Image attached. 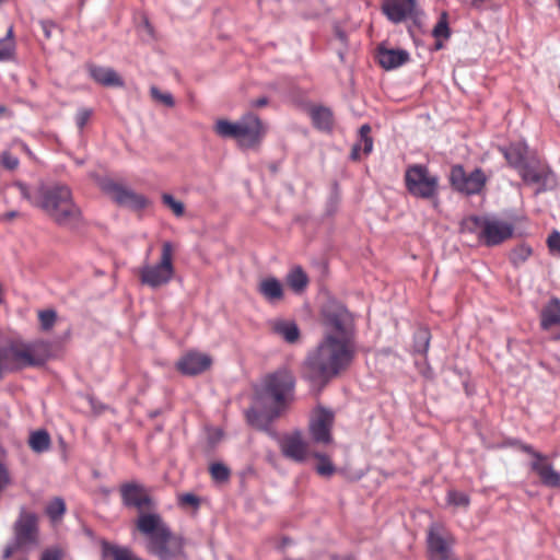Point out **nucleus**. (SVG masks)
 Wrapping results in <instances>:
<instances>
[{
    "instance_id": "obj_52",
    "label": "nucleus",
    "mask_w": 560,
    "mask_h": 560,
    "mask_svg": "<svg viewBox=\"0 0 560 560\" xmlns=\"http://www.w3.org/2000/svg\"><path fill=\"white\" fill-rule=\"evenodd\" d=\"M42 30L47 39L51 37L52 30L56 27L55 23L50 21H42L40 22Z\"/></svg>"
},
{
    "instance_id": "obj_25",
    "label": "nucleus",
    "mask_w": 560,
    "mask_h": 560,
    "mask_svg": "<svg viewBox=\"0 0 560 560\" xmlns=\"http://www.w3.org/2000/svg\"><path fill=\"white\" fill-rule=\"evenodd\" d=\"M265 411H258L255 408H250L246 411V419L248 423L262 431L269 430L271 422L280 416H275V409L269 406H264Z\"/></svg>"
},
{
    "instance_id": "obj_29",
    "label": "nucleus",
    "mask_w": 560,
    "mask_h": 560,
    "mask_svg": "<svg viewBox=\"0 0 560 560\" xmlns=\"http://www.w3.org/2000/svg\"><path fill=\"white\" fill-rule=\"evenodd\" d=\"M271 329L288 343H295L300 339V329L294 322L278 319L272 322Z\"/></svg>"
},
{
    "instance_id": "obj_43",
    "label": "nucleus",
    "mask_w": 560,
    "mask_h": 560,
    "mask_svg": "<svg viewBox=\"0 0 560 560\" xmlns=\"http://www.w3.org/2000/svg\"><path fill=\"white\" fill-rule=\"evenodd\" d=\"M162 201L163 205L170 208L176 217H182L184 214V203L182 201L176 200L172 195L163 194Z\"/></svg>"
},
{
    "instance_id": "obj_57",
    "label": "nucleus",
    "mask_w": 560,
    "mask_h": 560,
    "mask_svg": "<svg viewBox=\"0 0 560 560\" xmlns=\"http://www.w3.org/2000/svg\"><path fill=\"white\" fill-rule=\"evenodd\" d=\"M7 114H9L8 107L4 106V105H0V118L3 117Z\"/></svg>"
},
{
    "instance_id": "obj_3",
    "label": "nucleus",
    "mask_w": 560,
    "mask_h": 560,
    "mask_svg": "<svg viewBox=\"0 0 560 560\" xmlns=\"http://www.w3.org/2000/svg\"><path fill=\"white\" fill-rule=\"evenodd\" d=\"M23 199L43 210L56 224L72 226L81 220V210L73 200L72 191L65 184H44L30 187L22 182L14 184Z\"/></svg>"
},
{
    "instance_id": "obj_2",
    "label": "nucleus",
    "mask_w": 560,
    "mask_h": 560,
    "mask_svg": "<svg viewBox=\"0 0 560 560\" xmlns=\"http://www.w3.org/2000/svg\"><path fill=\"white\" fill-rule=\"evenodd\" d=\"M355 351V341L324 335L317 346L307 353L304 362L306 377L326 385L351 365Z\"/></svg>"
},
{
    "instance_id": "obj_54",
    "label": "nucleus",
    "mask_w": 560,
    "mask_h": 560,
    "mask_svg": "<svg viewBox=\"0 0 560 560\" xmlns=\"http://www.w3.org/2000/svg\"><path fill=\"white\" fill-rule=\"evenodd\" d=\"M268 104L267 97H259L257 100L252 101V107L261 108Z\"/></svg>"
},
{
    "instance_id": "obj_39",
    "label": "nucleus",
    "mask_w": 560,
    "mask_h": 560,
    "mask_svg": "<svg viewBox=\"0 0 560 560\" xmlns=\"http://www.w3.org/2000/svg\"><path fill=\"white\" fill-rule=\"evenodd\" d=\"M37 316L43 331L51 330L57 322V313L51 308L38 311Z\"/></svg>"
},
{
    "instance_id": "obj_10",
    "label": "nucleus",
    "mask_w": 560,
    "mask_h": 560,
    "mask_svg": "<svg viewBox=\"0 0 560 560\" xmlns=\"http://www.w3.org/2000/svg\"><path fill=\"white\" fill-rule=\"evenodd\" d=\"M324 335H332L341 340L355 341L354 322L343 305H331L324 311Z\"/></svg>"
},
{
    "instance_id": "obj_44",
    "label": "nucleus",
    "mask_w": 560,
    "mask_h": 560,
    "mask_svg": "<svg viewBox=\"0 0 560 560\" xmlns=\"http://www.w3.org/2000/svg\"><path fill=\"white\" fill-rule=\"evenodd\" d=\"M210 475L215 481L223 482L230 478V469L221 463H214L210 466Z\"/></svg>"
},
{
    "instance_id": "obj_37",
    "label": "nucleus",
    "mask_w": 560,
    "mask_h": 560,
    "mask_svg": "<svg viewBox=\"0 0 560 560\" xmlns=\"http://www.w3.org/2000/svg\"><path fill=\"white\" fill-rule=\"evenodd\" d=\"M313 456L318 460L315 470L322 477H330L335 474L336 467L330 458L322 453H314Z\"/></svg>"
},
{
    "instance_id": "obj_19",
    "label": "nucleus",
    "mask_w": 560,
    "mask_h": 560,
    "mask_svg": "<svg viewBox=\"0 0 560 560\" xmlns=\"http://www.w3.org/2000/svg\"><path fill=\"white\" fill-rule=\"evenodd\" d=\"M417 0H383L381 11L394 24L415 14Z\"/></svg>"
},
{
    "instance_id": "obj_31",
    "label": "nucleus",
    "mask_w": 560,
    "mask_h": 560,
    "mask_svg": "<svg viewBox=\"0 0 560 560\" xmlns=\"http://www.w3.org/2000/svg\"><path fill=\"white\" fill-rule=\"evenodd\" d=\"M311 117L316 128L320 130H330L334 125V116L329 108L318 106L311 110Z\"/></svg>"
},
{
    "instance_id": "obj_59",
    "label": "nucleus",
    "mask_w": 560,
    "mask_h": 560,
    "mask_svg": "<svg viewBox=\"0 0 560 560\" xmlns=\"http://www.w3.org/2000/svg\"><path fill=\"white\" fill-rule=\"evenodd\" d=\"M436 48H442V44L441 43H436Z\"/></svg>"
},
{
    "instance_id": "obj_22",
    "label": "nucleus",
    "mask_w": 560,
    "mask_h": 560,
    "mask_svg": "<svg viewBox=\"0 0 560 560\" xmlns=\"http://www.w3.org/2000/svg\"><path fill=\"white\" fill-rule=\"evenodd\" d=\"M377 61L385 70H393L409 60V54L402 49H388L383 46L377 48Z\"/></svg>"
},
{
    "instance_id": "obj_49",
    "label": "nucleus",
    "mask_w": 560,
    "mask_h": 560,
    "mask_svg": "<svg viewBox=\"0 0 560 560\" xmlns=\"http://www.w3.org/2000/svg\"><path fill=\"white\" fill-rule=\"evenodd\" d=\"M178 503L180 506H191V508H198L200 500L197 495L192 493H184L179 495Z\"/></svg>"
},
{
    "instance_id": "obj_45",
    "label": "nucleus",
    "mask_w": 560,
    "mask_h": 560,
    "mask_svg": "<svg viewBox=\"0 0 560 560\" xmlns=\"http://www.w3.org/2000/svg\"><path fill=\"white\" fill-rule=\"evenodd\" d=\"M150 94L154 101L160 102L167 107H173L175 105L173 95L167 92H161L156 86H152L150 89Z\"/></svg>"
},
{
    "instance_id": "obj_60",
    "label": "nucleus",
    "mask_w": 560,
    "mask_h": 560,
    "mask_svg": "<svg viewBox=\"0 0 560 560\" xmlns=\"http://www.w3.org/2000/svg\"><path fill=\"white\" fill-rule=\"evenodd\" d=\"M4 0H0V3L3 2Z\"/></svg>"
},
{
    "instance_id": "obj_28",
    "label": "nucleus",
    "mask_w": 560,
    "mask_h": 560,
    "mask_svg": "<svg viewBox=\"0 0 560 560\" xmlns=\"http://www.w3.org/2000/svg\"><path fill=\"white\" fill-rule=\"evenodd\" d=\"M556 325H560V300L552 298L540 313V326L548 330Z\"/></svg>"
},
{
    "instance_id": "obj_5",
    "label": "nucleus",
    "mask_w": 560,
    "mask_h": 560,
    "mask_svg": "<svg viewBox=\"0 0 560 560\" xmlns=\"http://www.w3.org/2000/svg\"><path fill=\"white\" fill-rule=\"evenodd\" d=\"M295 377L287 368H280L264 376L256 390V399L262 406L275 409V416H281L294 399Z\"/></svg>"
},
{
    "instance_id": "obj_14",
    "label": "nucleus",
    "mask_w": 560,
    "mask_h": 560,
    "mask_svg": "<svg viewBox=\"0 0 560 560\" xmlns=\"http://www.w3.org/2000/svg\"><path fill=\"white\" fill-rule=\"evenodd\" d=\"M101 187L119 206L141 210L149 205V200L143 195L137 194L113 179H104Z\"/></svg>"
},
{
    "instance_id": "obj_23",
    "label": "nucleus",
    "mask_w": 560,
    "mask_h": 560,
    "mask_svg": "<svg viewBox=\"0 0 560 560\" xmlns=\"http://www.w3.org/2000/svg\"><path fill=\"white\" fill-rule=\"evenodd\" d=\"M88 72L90 77L98 84L104 86H122L124 81L118 73L107 67L97 66L94 63L88 65Z\"/></svg>"
},
{
    "instance_id": "obj_12",
    "label": "nucleus",
    "mask_w": 560,
    "mask_h": 560,
    "mask_svg": "<svg viewBox=\"0 0 560 560\" xmlns=\"http://www.w3.org/2000/svg\"><path fill=\"white\" fill-rule=\"evenodd\" d=\"M427 542L432 560H452L455 538L442 525L434 524L429 528Z\"/></svg>"
},
{
    "instance_id": "obj_1",
    "label": "nucleus",
    "mask_w": 560,
    "mask_h": 560,
    "mask_svg": "<svg viewBox=\"0 0 560 560\" xmlns=\"http://www.w3.org/2000/svg\"><path fill=\"white\" fill-rule=\"evenodd\" d=\"M121 502L126 508L137 509L140 514L136 522L137 529L149 538V549L161 560H170L183 551L182 539L174 536L158 513H143L154 508L153 499L144 486L126 482L119 487Z\"/></svg>"
},
{
    "instance_id": "obj_30",
    "label": "nucleus",
    "mask_w": 560,
    "mask_h": 560,
    "mask_svg": "<svg viewBox=\"0 0 560 560\" xmlns=\"http://www.w3.org/2000/svg\"><path fill=\"white\" fill-rule=\"evenodd\" d=\"M101 547L103 557H110L113 560H142L126 547L116 546L105 540L102 541Z\"/></svg>"
},
{
    "instance_id": "obj_40",
    "label": "nucleus",
    "mask_w": 560,
    "mask_h": 560,
    "mask_svg": "<svg viewBox=\"0 0 560 560\" xmlns=\"http://www.w3.org/2000/svg\"><path fill=\"white\" fill-rule=\"evenodd\" d=\"M533 250L530 246L526 244H520L513 248L510 255V259L513 265L518 266L525 262L532 255Z\"/></svg>"
},
{
    "instance_id": "obj_42",
    "label": "nucleus",
    "mask_w": 560,
    "mask_h": 560,
    "mask_svg": "<svg viewBox=\"0 0 560 560\" xmlns=\"http://www.w3.org/2000/svg\"><path fill=\"white\" fill-rule=\"evenodd\" d=\"M433 36L438 39H447L450 37V28L447 22V14L443 12L440 20L433 28Z\"/></svg>"
},
{
    "instance_id": "obj_35",
    "label": "nucleus",
    "mask_w": 560,
    "mask_h": 560,
    "mask_svg": "<svg viewBox=\"0 0 560 560\" xmlns=\"http://www.w3.org/2000/svg\"><path fill=\"white\" fill-rule=\"evenodd\" d=\"M287 283L294 292L299 293L306 288L308 277L301 267H295L288 273Z\"/></svg>"
},
{
    "instance_id": "obj_36",
    "label": "nucleus",
    "mask_w": 560,
    "mask_h": 560,
    "mask_svg": "<svg viewBox=\"0 0 560 560\" xmlns=\"http://www.w3.org/2000/svg\"><path fill=\"white\" fill-rule=\"evenodd\" d=\"M15 40L13 26H10L4 38L0 39V61H8L14 57Z\"/></svg>"
},
{
    "instance_id": "obj_27",
    "label": "nucleus",
    "mask_w": 560,
    "mask_h": 560,
    "mask_svg": "<svg viewBox=\"0 0 560 560\" xmlns=\"http://www.w3.org/2000/svg\"><path fill=\"white\" fill-rule=\"evenodd\" d=\"M258 292L270 303H275L283 299V285L275 277L262 279L259 282Z\"/></svg>"
},
{
    "instance_id": "obj_11",
    "label": "nucleus",
    "mask_w": 560,
    "mask_h": 560,
    "mask_svg": "<svg viewBox=\"0 0 560 560\" xmlns=\"http://www.w3.org/2000/svg\"><path fill=\"white\" fill-rule=\"evenodd\" d=\"M488 178L481 168L467 173L459 164L452 166L450 173L451 186L465 195H477L482 191Z\"/></svg>"
},
{
    "instance_id": "obj_56",
    "label": "nucleus",
    "mask_w": 560,
    "mask_h": 560,
    "mask_svg": "<svg viewBox=\"0 0 560 560\" xmlns=\"http://www.w3.org/2000/svg\"><path fill=\"white\" fill-rule=\"evenodd\" d=\"M10 482L8 475H0V491Z\"/></svg>"
},
{
    "instance_id": "obj_20",
    "label": "nucleus",
    "mask_w": 560,
    "mask_h": 560,
    "mask_svg": "<svg viewBox=\"0 0 560 560\" xmlns=\"http://www.w3.org/2000/svg\"><path fill=\"white\" fill-rule=\"evenodd\" d=\"M211 365L209 355L199 352H189L185 354L176 364L177 370L184 375H197Z\"/></svg>"
},
{
    "instance_id": "obj_13",
    "label": "nucleus",
    "mask_w": 560,
    "mask_h": 560,
    "mask_svg": "<svg viewBox=\"0 0 560 560\" xmlns=\"http://www.w3.org/2000/svg\"><path fill=\"white\" fill-rule=\"evenodd\" d=\"M101 187L119 206L141 210L149 205V200L143 195L137 194L113 179H104Z\"/></svg>"
},
{
    "instance_id": "obj_34",
    "label": "nucleus",
    "mask_w": 560,
    "mask_h": 560,
    "mask_svg": "<svg viewBox=\"0 0 560 560\" xmlns=\"http://www.w3.org/2000/svg\"><path fill=\"white\" fill-rule=\"evenodd\" d=\"M51 444L50 436L46 430L32 432L28 439V445L35 453H43L49 450Z\"/></svg>"
},
{
    "instance_id": "obj_55",
    "label": "nucleus",
    "mask_w": 560,
    "mask_h": 560,
    "mask_svg": "<svg viewBox=\"0 0 560 560\" xmlns=\"http://www.w3.org/2000/svg\"><path fill=\"white\" fill-rule=\"evenodd\" d=\"M464 2L469 3L471 7L476 9H480L485 2V0H463Z\"/></svg>"
},
{
    "instance_id": "obj_15",
    "label": "nucleus",
    "mask_w": 560,
    "mask_h": 560,
    "mask_svg": "<svg viewBox=\"0 0 560 560\" xmlns=\"http://www.w3.org/2000/svg\"><path fill=\"white\" fill-rule=\"evenodd\" d=\"M266 136V126L259 117L253 113L244 115L240 119L238 147L253 149L260 145Z\"/></svg>"
},
{
    "instance_id": "obj_24",
    "label": "nucleus",
    "mask_w": 560,
    "mask_h": 560,
    "mask_svg": "<svg viewBox=\"0 0 560 560\" xmlns=\"http://www.w3.org/2000/svg\"><path fill=\"white\" fill-rule=\"evenodd\" d=\"M509 165L518 172L525 166L528 154V147L525 143H512L509 147L501 149Z\"/></svg>"
},
{
    "instance_id": "obj_32",
    "label": "nucleus",
    "mask_w": 560,
    "mask_h": 560,
    "mask_svg": "<svg viewBox=\"0 0 560 560\" xmlns=\"http://www.w3.org/2000/svg\"><path fill=\"white\" fill-rule=\"evenodd\" d=\"M213 130L221 138L234 139L238 142L240 120L232 122L228 119H218Z\"/></svg>"
},
{
    "instance_id": "obj_21",
    "label": "nucleus",
    "mask_w": 560,
    "mask_h": 560,
    "mask_svg": "<svg viewBox=\"0 0 560 560\" xmlns=\"http://www.w3.org/2000/svg\"><path fill=\"white\" fill-rule=\"evenodd\" d=\"M530 469L538 476L541 485L548 488H560V472L548 462L545 455L542 459L533 460Z\"/></svg>"
},
{
    "instance_id": "obj_17",
    "label": "nucleus",
    "mask_w": 560,
    "mask_h": 560,
    "mask_svg": "<svg viewBox=\"0 0 560 560\" xmlns=\"http://www.w3.org/2000/svg\"><path fill=\"white\" fill-rule=\"evenodd\" d=\"M281 454L295 463H303L310 456L307 441L300 431L283 435L279 441Z\"/></svg>"
},
{
    "instance_id": "obj_48",
    "label": "nucleus",
    "mask_w": 560,
    "mask_h": 560,
    "mask_svg": "<svg viewBox=\"0 0 560 560\" xmlns=\"http://www.w3.org/2000/svg\"><path fill=\"white\" fill-rule=\"evenodd\" d=\"M19 159L10 152L5 151L1 154V164L7 170H15L19 166Z\"/></svg>"
},
{
    "instance_id": "obj_26",
    "label": "nucleus",
    "mask_w": 560,
    "mask_h": 560,
    "mask_svg": "<svg viewBox=\"0 0 560 560\" xmlns=\"http://www.w3.org/2000/svg\"><path fill=\"white\" fill-rule=\"evenodd\" d=\"M373 150V139L371 137V127L364 124L359 129V140L353 144L351 159L358 161L362 155H369Z\"/></svg>"
},
{
    "instance_id": "obj_18",
    "label": "nucleus",
    "mask_w": 560,
    "mask_h": 560,
    "mask_svg": "<svg viewBox=\"0 0 560 560\" xmlns=\"http://www.w3.org/2000/svg\"><path fill=\"white\" fill-rule=\"evenodd\" d=\"M518 173L524 182L538 185L540 190H545L553 182L551 170L541 161L527 162Z\"/></svg>"
},
{
    "instance_id": "obj_6",
    "label": "nucleus",
    "mask_w": 560,
    "mask_h": 560,
    "mask_svg": "<svg viewBox=\"0 0 560 560\" xmlns=\"http://www.w3.org/2000/svg\"><path fill=\"white\" fill-rule=\"evenodd\" d=\"M39 542V516L22 508L12 525V541L3 549V559H10L15 552L28 551Z\"/></svg>"
},
{
    "instance_id": "obj_38",
    "label": "nucleus",
    "mask_w": 560,
    "mask_h": 560,
    "mask_svg": "<svg viewBox=\"0 0 560 560\" xmlns=\"http://www.w3.org/2000/svg\"><path fill=\"white\" fill-rule=\"evenodd\" d=\"M66 513V503L61 498H54L46 506V514L51 521H57Z\"/></svg>"
},
{
    "instance_id": "obj_9",
    "label": "nucleus",
    "mask_w": 560,
    "mask_h": 560,
    "mask_svg": "<svg viewBox=\"0 0 560 560\" xmlns=\"http://www.w3.org/2000/svg\"><path fill=\"white\" fill-rule=\"evenodd\" d=\"M405 184L412 196L421 199L434 198L439 191V177L423 164H412L406 168Z\"/></svg>"
},
{
    "instance_id": "obj_33",
    "label": "nucleus",
    "mask_w": 560,
    "mask_h": 560,
    "mask_svg": "<svg viewBox=\"0 0 560 560\" xmlns=\"http://www.w3.org/2000/svg\"><path fill=\"white\" fill-rule=\"evenodd\" d=\"M431 334L427 328H419L413 335L412 352L420 354L427 360L430 347Z\"/></svg>"
},
{
    "instance_id": "obj_41",
    "label": "nucleus",
    "mask_w": 560,
    "mask_h": 560,
    "mask_svg": "<svg viewBox=\"0 0 560 560\" xmlns=\"http://www.w3.org/2000/svg\"><path fill=\"white\" fill-rule=\"evenodd\" d=\"M446 501L451 505L464 509H467L470 504L469 495L457 490H450L446 495Z\"/></svg>"
},
{
    "instance_id": "obj_8",
    "label": "nucleus",
    "mask_w": 560,
    "mask_h": 560,
    "mask_svg": "<svg viewBox=\"0 0 560 560\" xmlns=\"http://www.w3.org/2000/svg\"><path fill=\"white\" fill-rule=\"evenodd\" d=\"M175 247L172 242H164L161 248L160 260L154 265H144L139 271L138 276L140 282L152 289L166 285L175 276L174 266Z\"/></svg>"
},
{
    "instance_id": "obj_58",
    "label": "nucleus",
    "mask_w": 560,
    "mask_h": 560,
    "mask_svg": "<svg viewBox=\"0 0 560 560\" xmlns=\"http://www.w3.org/2000/svg\"><path fill=\"white\" fill-rule=\"evenodd\" d=\"M429 372H431V369H430L429 366L425 369V371H422V373H423L425 376H428V375H429Z\"/></svg>"
},
{
    "instance_id": "obj_47",
    "label": "nucleus",
    "mask_w": 560,
    "mask_h": 560,
    "mask_svg": "<svg viewBox=\"0 0 560 560\" xmlns=\"http://www.w3.org/2000/svg\"><path fill=\"white\" fill-rule=\"evenodd\" d=\"M93 112L90 108H80L75 115V124L82 130L90 120Z\"/></svg>"
},
{
    "instance_id": "obj_16",
    "label": "nucleus",
    "mask_w": 560,
    "mask_h": 560,
    "mask_svg": "<svg viewBox=\"0 0 560 560\" xmlns=\"http://www.w3.org/2000/svg\"><path fill=\"white\" fill-rule=\"evenodd\" d=\"M335 415L331 410L317 407L310 422V432L317 443L329 444L332 441L331 429Z\"/></svg>"
},
{
    "instance_id": "obj_50",
    "label": "nucleus",
    "mask_w": 560,
    "mask_h": 560,
    "mask_svg": "<svg viewBox=\"0 0 560 560\" xmlns=\"http://www.w3.org/2000/svg\"><path fill=\"white\" fill-rule=\"evenodd\" d=\"M63 552L60 548L54 547L43 551L40 560H61Z\"/></svg>"
},
{
    "instance_id": "obj_46",
    "label": "nucleus",
    "mask_w": 560,
    "mask_h": 560,
    "mask_svg": "<svg viewBox=\"0 0 560 560\" xmlns=\"http://www.w3.org/2000/svg\"><path fill=\"white\" fill-rule=\"evenodd\" d=\"M547 246L552 255L560 256V232L553 231L547 238Z\"/></svg>"
},
{
    "instance_id": "obj_4",
    "label": "nucleus",
    "mask_w": 560,
    "mask_h": 560,
    "mask_svg": "<svg viewBox=\"0 0 560 560\" xmlns=\"http://www.w3.org/2000/svg\"><path fill=\"white\" fill-rule=\"evenodd\" d=\"M49 358V345L43 340L11 339L0 347V380L5 373L44 365Z\"/></svg>"
},
{
    "instance_id": "obj_51",
    "label": "nucleus",
    "mask_w": 560,
    "mask_h": 560,
    "mask_svg": "<svg viewBox=\"0 0 560 560\" xmlns=\"http://www.w3.org/2000/svg\"><path fill=\"white\" fill-rule=\"evenodd\" d=\"M518 448L524 452V453H527L528 455L533 456L534 460H539V459H542V457L545 456L544 454L537 452L534 450V447L529 444H525V443H518Z\"/></svg>"
},
{
    "instance_id": "obj_7",
    "label": "nucleus",
    "mask_w": 560,
    "mask_h": 560,
    "mask_svg": "<svg viewBox=\"0 0 560 560\" xmlns=\"http://www.w3.org/2000/svg\"><path fill=\"white\" fill-rule=\"evenodd\" d=\"M462 231L475 233L478 241L494 246L512 236L513 226L504 221L471 215L462 222Z\"/></svg>"
},
{
    "instance_id": "obj_53",
    "label": "nucleus",
    "mask_w": 560,
    "mask_h": 560,
    "mask_svg": "<svg viewBox=\"0 0 560 560\" xmlns=\"http://www.w3.org/2000/svg\"><path fill=\"white\" fill-rule=\"evenodd\" d=\"M20 215H21V213L18 212V211H9V212L3 213L0 217V220L3 221V222H10V221L19 218Z\"/></svg>"
}]
</instances>
